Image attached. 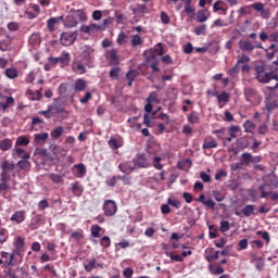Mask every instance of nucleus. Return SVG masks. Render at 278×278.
Instances as JSON below:
<instances>
[{
  "mask_svg": "<svg viewBox=\"0 0 278 278\" xmlns=\"http://www.w3.org/2000/svg\"><path fill=\"white\" fill-rule=\"evenodd\" d=\"M109 23H110L109 20H103L102 24H91L93 33H96V31H105V27H108Z\"/></svg>",
  "mask_w": 278,
  "mask_h": 278,
  "instance_id": "obj_30",
  "label": "nucleus"
},
{
  "mask_svg": "<svg viewBox=\"0 0 278 278\" xmlns=\"http://www.w3.org/2000/svg\"><path fill=\"white\" fill-rule=\"evenodd\" d=\"M254 128H255V124H253V122L249 119L244 122L243 129L245 134H252Z\"/></svg>",
  "mask_w": 278,
  "mask_h": 278,
  "instance_id": "obj_42",
  "label": "nucleus"
},
{
  "mask_svg": "<svg viewBox=\"0 0 278 278\" xmlns=\"http://www.w3.org/2000/svg\"><path fill=\"white\" fill-rule=\"evenodd\" d=\"M80 31L83 33V34H94V29L92 28V24H90V25H81L80 26Z\"/></svg>",
  "mask_w": 278,
  "mask_h": 278,
  "instance_id": "obj_52",
  "label": "nucleus"
},
{
  "mask_svg": "<svg viewBox=\"0 0 278 278\" xmlns=\"http://www.w3.org/2000/svg\"><path fill=\"white\" fill-rule=\"evenodd\" d=\"M238 131H240V126H231L229 128V135L231 138H237L238 137Z\"/></svg>",
  "mask_w": 278,
  "mask_h": 278,
  "instance_id": "obj_60",
  "label": "nucleus"
},
{
  "mask_svg": "<svg viewBox=\"0 0 278 278\" xmlns=\"http://www.w3.org/2000/svg\"><path fill=\"white\" fill-rule=\"evenodd\" d=\"M239 49H241V51L251 52L255 49V46L251 43V41L244 40L239 42Z\"/></svg>",
  "mask_w": 278,
  "mask_h": 278,
  "instance_id": "obj_24",
  "label": "nucleus"
},
{
  "mask_svg": "<svg viewBox=\"0 0 278 278\" xmlns=\"http://www.w3.org/2000/svg\"><path fill=\"white\" fill-rule=\"evenodd\" d=\"M252 155L249 152H244L241 154V164H245L247 166H249L251 164V160H252Z\"/></svg>",
  "mask_w": 278,
  "mask_h": 278,
  "instance_id": "obj_41",
  "label": "nucleus"
},
{
  "mask_svg": "<svg viewBox=\"0 0 278 278\" xmlns=\"http://www.w3.org/2000/svg\"><path fill=\"white\" fill-rule=\"evenodd\" d=\"M118 168L122 173H124V175H129L136 168V166H134L131 162H124L118 165Z\"/></svg>",
  "mask_w": 278,
  "mask_h": 278,
  "instance_id": "obj_13",
  "label": "nucleus"
},
{
  "mask_svg": "<svg viewBox=\"0 0 278 278\" xmlns=\"http://www.w3.org/2000/svg\"><path fill=\"white\" fill-rule=\"evenodd\" d=\"M106 58L110 60L111 64H115L116 66L121 64V60L118 59V50L116 49L108 50Z\"/></svg>",
  "mask_w": 278,
  "mask_h": 278,
  "instance_id": "obj_11",
  "label": "nucleus"
},
{
  "mask_svg": "<svg viewBox=\"0 0 278 278\" xmlns=\"http://www.w3.org/2000/svg\"><path fill=\"white\" fill-rule=\"evenodd\" d=\"M238 251H247L249 249V239H241L238 242Z\"/></svg>",
  "mask_w": 278,
  "mask_h": 278,
  "instance_id": "obj_47",
  "label": "nucleus"
},
{
  "mask_svg": "<svg viewBox=\"0 0 278 278\" xmlns=\"http://www.w3.org/2000/svg\"><path fill=\"white\" fill-rule=\"evenodd\" d=\"M62 18H64V16H59V17H51L47 21V27H48V31H50L51 34H53V31H55V24L59 23L60 21H62Z\"/></svg>",
  "mask_w": 278,
  "mask_h": 278,
  "instance_id": "obj_16",
  "label": "nucleus"
},
{
  "mask_svg": "<svg viewBox=\"0 0 278 278\" xmlns=\"http://www.w3.org/2000/svg\"><path fill=\"white\" fill-rule=\"evenodd\" d=\"M161 22L163 25H169L170 24V16H168V13L166 12H161Z\"/></svg>",
  "mask_w": 278,
  "mask_h": 278,
  "instance_id": "obj_57",
  "label": "nucleus"
},
{
  "mask_svg": "<svg viewBox=\"0 0 278 278\" xmlns=\"http://www.w3.org/2000/svg\"><path fill=\"white\" fill-rule=\"evenodd\" d=\"M29 144V138L25 136L17 137L15 141V147H27Z\"/></svg>",
  "mask_w": 278,
  "mask_h": 278,
  "instance_id": "obj_36",
  "label": "nucleus"
},
{
  "mask_svg": "<svg viewBox=\"0 0 278 278\" xmlns=\"http://www.w3.org/2000/svg\"><path fill=\"white\" fill-rule=\"evenodd\" d=\"M256 236H261L265 240L266 244H270V233L268 231H256Z\"/></svg>",
  "mask_w": 278,
  "mask_h": 278,
  "instance_id": "obj_45",
  "label": "nucleus"
},
{
  "mask_svg": "<svg viewBox=\"0 0 278 278\" xmlns=\"http://www.w3.org/2000/svg\"><path fill=\"white\" fill-rule=\"evenodd\" d=\"M47 207H49V200L45 199V200H41V201L38 203V210H39V212H45V210H47Z\"/></svg>",
  "mask_w": 278,
  "mask_h": 278,
  "instance_id": "obj_58",
  "label": "nucleus"
},
{
  "mask_svg": "<svg viewBox=\"0 0 278 278\" xmlns=\"http://www.w3.org/2000/svg\"><path fill=\"white\" fill-rule=\"evenodd\" d=\"M12 139L0 140V151H10L12 149Z\"/></svg>",
  "mask_w": 278,
  "mask_h": 278,
  "instance_id": "obj_28",
  "label": "nucleus"
},
{
  "mask_svg": "<svg viewBox=\"0 0 278 278\" xmlns=\"http://www.w3.org/2000/svg\"><path fill=\"white\" fill-rule=\"evenodd\" d=\"M65 27H77L79 25V22L77 21V17L75 16V13H72L66 16L65 22H64Z\"/></svg>",
  "mask_w": 278,
  "mask_h": 278,
  "instance_id": "obj_14",
  "label": "nucleus"
},
{
  "mask_svg": "<svg viewBox=\"0 0 278 278\" xmlns=\"http://www.w3.org/2000/svg\"><path fill=\"white\" fill-rule=\"evenodd\" d=\"M241 213L243 214V216H245L247 218H249V216H251V214L255 215L257 214L255 212V205L253 204H247L242 210Z\"/></svg>",
  "mask_w": 278,
  "mask_h": 278,
  "instance_id": "obj_22",
  "label": "nucleus"
},
{
  "mask_svg": "<svg viewBox=\"0 0 278 278\" xmlns=\"http://www.w3.org/2000/svg\"><path fill=\"white\" fill-rule=\"evenodd\" d=\"M127 34H125L124 31H122L116 39L117 45H127Z\"/></svg>",
  "mask_w": 278,
  "mask_h": 278,
  "instance_id": "obj_50",
  "label": "nucleus"
},
{
  "mask_svg": "<svg viewBox=\"0 0 278 278\" xmlns=\"http://www.w3.org/2000/svg\"><path fill=\"white\" fill-rule=\"evenodd\" d=\"M4 75H5V77H8V79H17L18 78V70H16L14 67H8L4 71Z\"/></svg>",
  "mask_w": 278,
  "mask_h": 278,
  "instance_id": "obj_23",
  "label": "nucleus"
},
{
  "mask_svg": "<svg viewBox=\"0 0 278 278\" xmlns=\"http://www.w3.org/2000/svg\"><path fill=\"white\" fill-rule=\"evenodd\" d=\"M94 268H97V258H87L84 263V269L86 270V273H92Z\"/></svg>",
  "mask_w": 278,
  "mask_h": 278,
  "instance_id": "obj_18",
  "label": "nucleus"
},
{
  "mask_svg": "<svg viewBox=\"0 0 278 278\" xmlns=\"http://www.w3.org/2000/svg\"><path fill=\"white\" fill-rule=\"evenodd\" d=\"M250 244L252 249H264V242L262 240H253Z\"/></svg>",
  "mask_w": 278,
  "mask_h": 278,
  "instance_id": "obj_59",
  "label": "nucleus"
},
{
  "mask_svg": "<svg viewBox=\"0 0 278 278\" xmlns=\"http://www.w3.org/2000/svg\"><path fill=\"white\" fill-rule=\"evenodd\" d=\"M75 40H77V37L74 33L65 31L60 36V42L63 47H71V45H74Z\"/></svg>",
  "mask_w": 278,
  "mask_h": 278,
  "instance_id": "obj_8",
  "label": "nucleus"
},
{
  "mask_svg": "<svg viewBox=\"0 0 278 278\" xmlns=\"http://www.w3.org/2000/svg\"><path fill=\"white\" fill-rule=\"evenodd\" d=\"M80 56L83 62H86V64H92V62H94V49L90 46H85Z\"/></svg>",
  "mask_w": 278,
  "mask_h": 278,
  "instance_id": "obj_7",
  "label": "nucleus"
},
{
  "mask_svg": "<svg viewBox=\"0 0 278 278\" xmlns=\"http://www.w3.org/2000/svg\"><path fill=\"white\" fill-rule=\"evenodd\" d=\"M92 99V93L90 91H87L85 93V96L83 98H80L79 102L83 104V105H86L87 103L90 102V100Z\"/></svg>",
  "mask_w": 278,
  "mask_h": 278,
  "instance_id": "obj_54",
  "label": "nucleus"
},
{
  "mask_svg": "<svg viewBox=\"0 0 278 278\" xmlns=\"http://www.w3.org/2000/svg\"><path fill=\"white\" fill-rule=\"evenodd\" d=\"M75 92H85L86 88H88V81L84 78H77L73 85Z\"/></svg>",
  "mask_w": 278,
  "mask_h": 278,
  "instance_id": "obj_10",
  "label": "nucleus"
},
{
  "mask_svg": "<svg viewBox=\"0 0 278 278\" xmlns=\"http://www.w3.org/2000/svg\"><path fill=\"white\" fill-rule=\"evenodd\" d=\"M14 105V99L12 97H5V102H0V108L3 111L8 110V108H12Z\"/></svg>",
  "mask_w": 278,
  "mask_h": 278,
  "instance_id": "obj_37",
  "label": "nucleus"
},
{
  "mask_svg": "<svg viewBox=\"0 0 278 278\" xmlns=\"http://www.w3.org/2000/svg\"><path fill=\"white\" fill-rule=\"evenodd\" d=\"M108 144L110 149L116 151L117 149H121V147H123V139L111 137Z\"/></svg>",
  "mask_w": 278,
  "mask_h": 278,
  "instance_id": "obj_15",
  "label": "nucleus"
},
{
  "mask_svg": "<svg viewBox=\"0 0 278 278\" xmlns=\"http://www.w3.org/2000/svg\"><path fill=\"white\" fill-rule=\"evenodd\" d=\"M0 166L2 168L0 177H3L2 179H4V180L10 179V177H11L10 173H12V170H14V168H16V165L13 162H10L8 160L2 161L0 163Z\"/></svg>",
  "mask_w": 278,
  "mask_h": 278,
  "instance_id": "obj_6",
  "label": "nucleus"
},
{
  "mask_svg": "<svg viewBox=\"0 0 278 278\" xmlns=\"http://www.w3.org/2000/svg\"><path fill=\"white\" fill-rule=\"evenodd\" d=\"M34 138L36 144H42L49 138V132L35 134Z\"/></svg>",
  "mask_w": 278,
  "mask_h": 278,
  "instance_id": "obj_25",
  "label": "nucleus"
},
{
  "mask_svg": "<svg viewBox=\"0 0 278 278\" xmlns=\"http://www.w3.org/2000/svg\"><path fill=\"white\" fill-rule=\"evenodd\" d=\"M25 247V239L23 237H17L15 242V250H13L12 254L10 255V261L4 262V266H12L14 262V257L16 255H21V251H23V248Z\"/></svg>",
  "mask_w": 278,
  "mask_h": 278,
  "instance_id": "obj_3",
  "label": "nucleus"
},
{
  "mask_svg": "<svg viewBox=\"0 0 278 278\" xmlns=\"http://www.w3.org/2000/svg\"><path fill=\"white\" fill-rule=\"evenodd\" d=\"M50 179L53 184H62V176L60 174H50Z\"/></svg>",
  "mask_w": 278,
  "mask_h": 278,
  "instance_id": "obj_64",
  "label": "nucleus"
},
{
  "mask_svg": "<svg viewBox=\"0 0 278 278\" xmlns=\"http://www.w3.org/2000/svg\"><path fill=\"white\" fill-rule=\"evenodd\" d=\"M138 75H139L138 71L130 70L126 74V79H128V81H134V79H136V77H138Z\"/></svg>",
  "mask_w": 278,
  "mask_h": 278,
  "instance_id": "obj_51",
  "label": "nucleus"
},
{
  "mask_svg": "<svg viewBox=\"0 0 278 278\" xmlns=\"http://www.w3.org/2000/svg\"><path fill=\"white\" fill-rule=\"evenodd\" d=\"M192 0H187L185 5V12L189 15V18H194V8L191 5Z\"/></svg>",
  "mask_w": 278,
  "mask_h": 278,
  "instance_id": "obj_34",
  "label": "nucleus"
},
{
  "mask_svg": "<svg viewBox=\"0 0 278 278\" xmlns=\"http://www.w3.org/2000/svg\"><path fill=\"white\" fill-rule=\"evenodd\" d=\"M230 94L228 92H222L220 94L217 96V101L219 103H229Z\"/></svg>",
  "mask_w": 278,
  "mask_h": 278,
  "instance_id": "obj_43",
  "label": "nucleus"
},
{
  "mask_svg": "<svg viewBox=\"0 0 278 278\" xmlns=\"http://www.w3.org/2000/svg\"><path fill=\"white\" fill-rule=\"evenodd\" d=\"M48 62H50L52 66H58V64H62V68H64V66H68V64H71V54L66 52L62 56H50L48 58Z\"/></svg>",
  "mask_w": 278,
  "mask_h": 278,
  "instance_id": "obj_4",
  "label": "nucleus"
},
{
  "mask_svg": "<svg viewBox=\"0 0 278 278\" xmlns=\"http://www.w3.org/2000/svg\"><path fill=\"white\" fill-rule=\"evenodd\" d=\"M208 271L211 275H223V273H225V268L220 265L210 264Z\"/></svg>",
  "mask_w": 278,
  "mask_h": 278,
  "instance_id": "obj_21",
  "label": "nucleus"
},
{
  "mask_svg": "<svg viewBox=\"0 0 278 278\" xmlns=\"http://www.w3.org/2000/svg\"><path fill=\"white\" fill-rule=\"evenodd\" d=\"M102 210L108 217L114 216L118 212V205L114 200H105Z\"/></svg>",
  "mask_w": 278,
  "mask_h": 278,
  "instance_id": "obj_5",
  "label": "nucleus"
},
{
  "mask_svg": "<svg viewBox=\"0 0 278 278\" xmlns=\"http://www.w3.org/2000/svg\"><path fill=\"white\" fill-rule=\"evenodd\" d=\"M39 114H41V116H45V118H48V119L54 116L52 106L50 105H48V109L46 111H39Z\"/></svg>",
  "mask_w": 278,
  "mask_h": 278,
  "instance_id": "obj_46",
  "label": "nucleus"
},
{
  "mask_svg": "<svg viewBox=\"0 0 278 278\" xmlns=\"http://www.w3.org/2000/svg\"><path fill=\"white\" fill-rule=\"evenodd\" d=\"M188 121L189 123H191V125L199 124V115L197 114V112L192 111L191 114L188 116Z\"/></svg>",
  "mask_w": 278,
  "mask_h": 278,
  "instance_id": "obj_48",
  "label": "nucleus"
},
{
  "mask_svg": "<svg viewBox=\"0 0 278 278\" xmlns=\"http://www.w3.org/2000/svg\"><path fill=\"white\" fill-rule=\"evenodd\" d=\"M142 37H140V35H135L132 36V39H131V45L132 47H140V45H142Z\"/></svg>",
  "mask_w": 278,
  "mask_h": 278,
  "instance_id": "obj_56",
  "label": "nucleus"
},
{
  "mask_svg": "<svg viewBox=\"0 0 278 278\" xmlns=\"http://www.w3.org/2000/svg\"><path fill=\"white\" fill-rule=\"evenodd\" d=\"M101 231H103V228L99 225H92L90 228L92 238H101Z\"/></svg>",
  "mask_w": 278,
  "mask_h": 278,
  "instance_id": "obj_33",
  "label": "nucleus"
},
{
  "mask_svg": "<svg viewBox=\"0 0 278 278\" xmlns=\"http://www.w3.org/2000/svg\"><path fill=\"white\" fill-rule=\"evenodd\" d=\"M25 218H27V212L25 211H16L10 218L11 223H15V225H21L25 223Z\"/></svg>",
  "mask_w": 278,
  "mask_h": 278,
  "instance_id": "obj_9",
  "label": "nucleus"
},
{
  "mask_svg": "<svg viewBox=\"0 0 278 278\" xmlns=\"http://www.w3.org/2000/svg\"><path fill=\"white\" fill-rule=\"evenodd\" d=\"M207 30V25L202 24L200 26L194 27L195 36H205V31Z\"/></svg>",
  "mask_w": 278,
  "mask_h": 278,
  "instance_id": "obj_40",
  "label": "nucleus"
},
{
  "mask_svg": "<svg viewBox=\"0 0 278 278\" xmlns=\"http://www.w3.org/2000/svg\"><path fill=\"white\" fill-rule=\"evenodd\" d=\"M111 79H118V75H121V67H113L109 73Z\"/></svg>",
  "mask_w": 278,
  "mask_h": 278,
  "instance_id": "obj_53",
  "label": "nucleus"
},
{
  "mask_svg": "<svg viewBox=\"0 0 278 278\" xmlns=\"http://www.w3.org/2000/svg\"><path fill=\"white\" fill-rule=\"evenodd\" d=\"M17 166L21 170H25V168H29L30 163L27 160H21L17 162Z\"/></svg>",
  "mask_w": 278,
  "mask_h": 278,
  "instance_id": "obj_62",
  "label": "nucleus"
},
{
  "mask_svg": "<svg viewBox=\"0 0 278 278\" xmlns=\"http://www.w3.org/2000/svg\"><path fill=\"white\" fill-rule=\"evenodd\" d=\"M218 147V142H216V139L208 137L204 140L202 149H216Z\"/></svg>",
  "mask_w": 278,
  "mask_h": 278,
  "instance_id": "obj_20",
  "label": "nucleus"
},
{
  "mask_svg": "<svg viewBox=\"0 0 278 278\" xmlns=\"http://www.w3.org/2000/svg\"><path fill=\"white\" fill-rule=\"evenodd\" d=\"M256 79L261 84H269L271 79L278 81V68L275 72L266 73V65H255Z\"/></svg>",
  "mask_w": 278,
  "mask_h": 278,
  "instance_id": "obj_1",
  "label": "nucleus"
},
{
  "mask_svg": "<svg viewBox=\"0 0 278 278\" xmlns=\"http://www.w3.org/2000/svg\"><path fill=\"white\" fill-rule=\"evenodd\" d=\"M0 194H2V197H5V190H8L10 188V185H8V181H10V178L3 179V176H0Z\"/></svg>",
  "mask_w": 278,
  "mask_h": 278,
  "instance_id": "obj_29",
  "label": "nucleus"
},
{
  "mask_svg": "<svg viewBox=\"0 0 278 278\" xmlns=\"http://www.w3.org/2000/svg\"><path fill=\"white\" fill-rule=\"evenodd\" d=\"M50 108H52V112L54 111V115L64 114V112H66L64 106L60 103V98L54 99L53 103L50 104Z\"/></svg>",
  "mask_w": 278,
  "mask_h": 278,
  "instance_id": "obj_12",
  "label": "nucleus"
},
{
  "mask_svg": "<svg viewBox=\"0 0 278 278\" xmlns=\"http://www.w3.org/2000/svg\"><path fill=\"white\" fill-rule=\"evenodd\" d=\"M212 194H213V198L215 199V201H217V203L225 201V195L223 193H220V191L213 190Z\"/></svg>",
  "mask_w": 278,
  "mask_h": 278,
  "instance_id": "obj_49",
  "label": "nucleus"
},
{
  "mask_svg": "<svg viewBox=\"0 0 278 278\" xmlns=\"http://www.w3.org/2000/svg\"><path fill=\"white\" fill-rule=\"evenodd\" d=\"M251 8L255 10V12H260L262 18H270V10L264 9V3L254 2L250 5L242 7L239 12L241 16H245V14H251Z\"/></svg>",
  "mask_w": 278,
  "mask_h": 278,
  "instance_id": "obj_2",
  "label": "nucleus"
},
{
  "mask_svg": "<svg viewBox=\"0 0 278 278\" xmlns=\"http://www.w3.org/2000/svg\"><path fill=\"white\" fill-rule=\"evenodd\" d=\"M249 62H251V58H249V55L241 54L240 56H238L237 64H249Z\"/></svg>",
  "mask_w": 278,
  "mask_h": 278,
  "instance_id": "obj_55",
  "label": "nucleus"
},
{
  "mask_svg": "<svg viewBox=\"0 0 278 278\" xmlns=\"http://www.w3.org/2000/svg\"><path fill=\"white\" fill-rule=\"evenodd\" d=\"M207 10H200L198 11L197 14V23H205V21H207V15H206Z\"/></svg>",
  "mask_w": 278,
  "mask_h": 278,
  "instance_id": "obj_38",
  "label": "nucleus"
},
{
  "mask_svg": "<svg viewBox=\"0 0 278 278\" xmlns=\"http://www.w3.org/2000/svg\"><path fill=\"white\" fill-rule=\"evenodd\" d=\"M166 257H169L172 262H184V256L176 254L174 255L173 252H165Z\"/></svg>",
  "mask_w": 278,
  "mask_h": 278,
  "instance_id": "obj_44",
  "label": "nucleus"
},
{
  "mask_svg": "<svg viewBox=\"0 0 278 278\" xmlns=\"http://www.w3.org/2000/svg\"><path fill=\"white\" fill-rule=\"evenodd\" d=\"M72 71L76 73V75H84L86 74V66L77 61L72 64Z\"/></svg>",
  "mask_w": 278,
  "mask_h": 278,
  "instance_id": "obj_19",
  "label": "nucleus"
},
{
  "mask_svg": "<svg viewBox=\"0 0 278 278\" xmlns=\"http://www.w3.org/2000/svg\"><path fill=\"white\" fill-rule=\"evenodd\" d=\"M74 168L77 170V177H86V165L84 163L74 165Z\"/></svg>",
  "mask_w": 278,
  "mask_h": 278,
  "instance_id": "obj_35",
  "label": "nucleus"
},
{
  "mask_svg": "<svg viewBox=\"0 0 278 278\" xmlns=\"http://www.w3.org/2000/svg\"><path fill=\"white\" fill-rule=\"evenodd\" d=\"M100 245H101L103 249H110V247H112V239H110V237H108V236H103V237L100 239Z\"/></svg>",
  "mask_w": 278,
  "mask_h": 278,
  "instance_id": "obj_39",
  "label": "nucleus"
},
{
  "mask_svg": "<svg viewBox=\"0 0 278 278\" xmlns=\"http://www.w3.org/2000/svg\"><path fill=\"white\" fill-rule=\"evenodd\" d=\"M72 192L76 197H81V193L84 192V187L79 185V181H76L72 185Z\"/></svg>",
  "mask_w": 278,
  "mask_h": 278,
  "instance_id": "obj_31",
  "label": "nucleus"
},
{
  "mask_svg": "<svg viewBox=\"0 0 278 278\" xmlns=\"http://www.w3.org/2000/svg\"><path fill=\"white\" fill-rule=\"evenodd\" d=\"M0 51H10V41L8 40H1L0 41Z\"/></svg>",
  "mask_w": 278,
  "mask_h": 278,
  "instance_id": "obj_63",
  "label": "nucleus"
},
{
  "mask_svg": "<svg viewBox=\"0 0 278 278\" xmlns=\"http://www.w3.org/2000/svg\"><path fill=\"white\" fill-rule=\"evenodd\" d=\"M63 134H64V127L59 126L51 130L50 136L54 140H59V138H62Z\"/></svg>",
  "mask_w": 278,
  "mask_h": 278,
  "instance_id": "obj_26",
  "label": "nucleus"
},
{
  "mask_svg": "<svg viewBox=\"0 0 278 278\" xmlns=\"http://www.w3.org/2000/svg\"><path fill=\"white\" fill-rule=\"evenodd\" d=\"M41 223H42V215H36L30 220V229H38L40 227Z\"/></svg>",
  "mask_w": 278,
  "mask_h": 278,
  "instance_id": "obj_32",
  "label": "nucleus"
},
{
  "mask_svg": "<svg viewBox=\"0 0 278 278\" xmlns=\"http://www.w3.org/2000/svg\"><path fill=\"white\" fill-rule=\"evenodd\" d=\"M84 238H86V236L84 235V230H81V229L72 232L70 236V240H73L77 244H79L81 242V240H84Z\"/></svg>",
  "mask_w": 278,
  "mask_h": 278,
  "instance_id": "obj_17",
  "label": "nucleus"
},
{
  "mask_svg": "<svg viewBox=\"0 0 278 278\" xmlns=\"http://www.w3.org/2000/svg\"><path fill=\"white\" fill-rule=\"evenodd\" d=\"M229 223L227 222V220H222L220 222V227H219V231L222 232V233H225V232H227V231H229Z\"/></svg>",
  "mask_w": 278,
  "mask_h": 278,
  "instance_id": "obj_61",
  "label": "nucleus"
},
{
  "mask_svg": "<svg viewBox=\"0 0 278 278\" xmlns=\"http://www.w3.org/2000/svg\"><path fill=\"white\" fill-rule=\"evenodd\" d=\"M74 15L76 16V21L78 23H81L84 21H88V15H86V12L81 9H78L74 12Z\"/></svg>",
  "mask_w": 278,
  "mask_h": 278,
  "instance_id": "obj_27",
  "label": "nucleus"
}]
</instances>
